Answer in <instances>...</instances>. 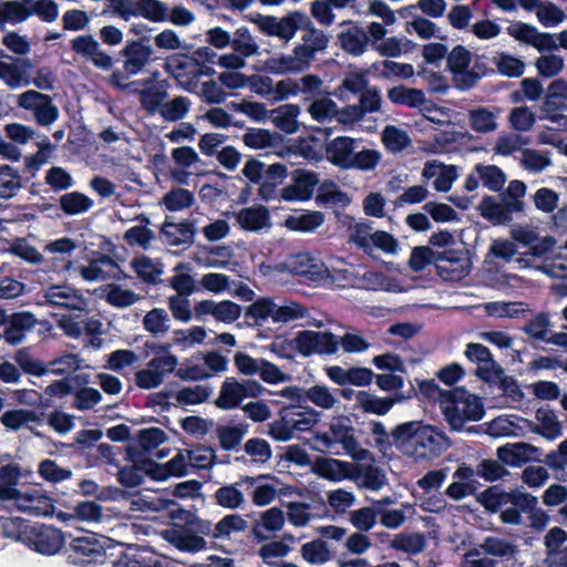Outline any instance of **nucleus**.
Listing matches in <instances>:
<instances>
[{
  "instance_id": "obj_38",
  "label": "nucleus",
  "mask_w": 567,
  "mask_h": 567,
  "mask_svg": "<svg viewBox=\"0 0 567 567\" xmlns=\"http://www.w3.org/2000/svg\"><path fill=\"white\" fill-rule=\"evenodd\" d=\"M286 523L285 513L279 507L262 512L252 525V534L258 539L268 538L269 534L280 532Z\"/></svg>"
},
{
  "instance_id": "obj_37",
  "label": "nucleus",
  "mask_w": 567,
  "mask_h": 567,
  "mask_svg": "<svg viewBox=\"0 0 567 567\" xmlns=\"http://www.w3.org/2000/svg\"><path fill=\"white\" fill-rule=\"evenodd\" d=\"M245 486V477L234 484L220 486L214 494L216 504L228 511L241 508L247 503Z\"/></svg>"
},
{
  "instance_id": "obj_64",
  "label": "nucleus",
  "mask_w": 567,
  "mask_h": 567,
  "mask_svg": "<svg viewBox=\"0 0 567 567\" xmlns=\"http://www.w3.org/2000/svg\"><path fill=\"white\" fill-rule=\"evenodd\" d=\"M276 300L271 297L256 299L246 310V317L254 319L257 326L264 324L268 319L274 321L276 316Z\"/></svg>"
},
{
  "instance_id": "obj_16",
  "label": "nucleus",
  "mask_w": 567,
  "mask_h": 567,
  "mask_svg": "<svg viewBox=\"0 0 567 567\" xmlns=\"http://www.w3.org/2000/svg\"><path fill=\"white\" fill-rule=\"evenodd\" d=\"M71 50L83 61L92 63L95 68L107 71L113 66V59L102 48L100 42L91 34H81L70 42Z\"/></svg>"
},
{
  "instance_id": "obj_60",
  "label": "nucleus",
  "mask_w": 567,
  "mask_h": 567,
  "mask_svg": "<svg viewBox=\"0 0 567 567\" xmlns=\"http://www.w3.org/2000/svg\"><path fill=\"white\" fill-rule=\"evenodd\" d=\"M195 202V195L189 189L173 187L163 196L161 205L169 212H181L190 208Z\"/></svg>"
},
{
  "instance_id": "obj_35",
  "label": "nucleus",
  "mask_w": 567,
  "mask_h": 567,
  "mask_svg": "<svg viewBox=\"0 0 567 567\" xmlns=\"http://www.w3.org/2000/svg\"><path fill=\"white\" fill-rule=\"evenodd\" d=\"M538 454V447L525 442L506 444L497 449L498 458L511 466H518L534 460Z\"/></svg>"
},
{
  "instance_id": "obj_5",
  "label": "nucleus",
  "mask_w": 567,
  "mask_h": 567,
  "mask_svg": "<svg viewBox=\"0 0 567 567\" xmlns=\"http://www.w3.org/2000/svg\"><path fill=\"white\" fill-rule=\"evenodd\" d=\"M279 415L278 420L269 424L268 430V434L278 442H288L297 432L309 431L319 422V412L308 405L284 406Z\"/></svg>"
},
{
  "instance_id": "obj_25",
  "label": "nucleus",
  "mask_w": 567,
  "mask_h": 567,
  "mask_svg": "<svg viewBox=\"0 0 567 567\" xmlns=\"http://www.w3.org/2000/svg\"><path fill=\"white\" fill-rule=\"evenodd\" d=\"M164 68L184 90H190L195 85L196 64L190 55L172 54L165 59Z\"/></svg>"
},
{
  "instance_id": "obj_63",
  "label": "nucleus",
  "mask_w": 567,
  "mask_h": 567,
  "mask_svg": "<svg viewBox=\"0 0 567 567\" xmlns=\"http://www.w3.org/2000/svg\"><path fill=\"white\" fill-rule=\"evenodd\" d=\"M143 328L153 336H163L171 329V317L163 308L147 311L143 318Z\"/></svg>"
},
{
  "instance_id": "obj_39",
  "label": "nucleus",
  "mask_w": 567,
  "mask_h": 567,
  "mask_svg": "<svg viewBox=\"0 0 567 567\" xmlns=\"http://www.w3.org/2000/svg\"><path fill=\"white\" fill-rule=\"evenodd\" d=\"M480 549L485 555L506 560L516 559L519 553L515 542L499 536L484 537L480 543Z\"/></svg>"
},
{
  "instance_id": "obj_43",
  "label": "nucleus",
  "mask_w": 567,
  "mask_h": 567,
  "mask_svg": "<svg viewBox=\"0 0 567 567\" xmlns=\"http://www.w3.org/2000/svg\"><path fill=\"white\" fill-rule=\"evenodd\" d=\"M37 324V319L29 312L17 313L12 317L2 337L9 344H19Z\"/></svg>"
},
{
  "instance_id": "obj_32",
  "label": "nucleus",
  "mask_w": 567,
  "mask_h": 567,
  "mask_svg": "<svg viewBox=\"0 0 567 567\" xmlns=\"http://www.w3.org/2000/svg\"><path fill=\"white\" fill-rule=\"evenodd\" d=\"M159 236L162 241L171 247H179L183 245H192L194 241L195 229L190 221L183 220L174 223L165 220Z\"/></svg>"
},
{
  "instance_id": "obj_22",
  "label": "nucleus",
  "mask_w": 567,
  "mask_h": 567,
  "mask_svg": "<svg viewBox=\"0 0 567 567\" xmlns=\"http://www.w3.org/2000/svg\"><path fill=\"white\" fill-rule=\"evenodd\" d=\"M305 32L300 42L295 47L303 61L310 66L318 53L328 48L329 39L323 31L316 29L312 23L303 25Z\"/></svg>"
},
{
  "instance_id": "obj_13",
  "label": "nucleus",
  "mask_w": 567,
  "mask_h": 567,
  "mask_svg": "<svg viewBox=\"0 0 567 567\" xmlns=\"http://www.w3.org/2000/svg\"><path fill=\"white\" fill-rule=\"evenodd\" d=\"M293 342L296 349L303 357H310L312 354H334L339 349L338 337L330 331H312L302 330L299 331Z\"/></svg>"
},
{
  "instance_id": "obj_42",
  "label": "nucleus",
  "mask_w": 567,
  "mask_h": 567,
  "mask_svg": "<svg viewBox=\"0 0 567 567\" xmlns=\"http://www.w3.org/2000/svg\"><path fill=\"white\" fill-rule=\"evenodd\" d=\"M101 290L104 300L117 309H126L143 299L140 293L118 284H109Z\"/></svg>"
},
{
  "instance_id": "obj_45",
  "label": "nucleus",
  "mask_w": 567,
  "mask_h": 567,
  "mask_svg": "<svg viewBox=\"0 0 567 567\" xmlns=\"http://www.w3.org/2000/svg\"><path fill=\"white\" fill-rule=\"evenodd\" d=\"M426 547V538L422 533L402 532L393 535L389 548L402 551L406 555H417Z\"/></svg>"
},
{
  "instance_id": "obj_7",
  "label": "nucleus",
  "mask_w": 567,
  "mask_h": 567,
  "mask_svg": "<svg viewBox=\"0 0 567 567\" xmlns=\"http://www.w3.org/2000/svg\"><path fill=\"white\" fill-rule=\"evenodd\" d=\"M45 303L83 317L91 311V299L69 285H51L43 293Z\"/></svg>"
},
{
  "instance_id": "obj_30",
  "label": "nucleus",
  "mask_w": 567,
  "mask_h": 567,
  "mask_svg": "<svg viewBox=\"0 0 567 567\" xmlns=\"http://www.w3.org/2000/svg\"><path fill=\"white\" fill-rule=\"evenodd\" d=\"M536 423L522 420L533 433L548 441H555L563 435V424L556 413L549 409H538L535 413Z\"/></svg>"
},
{
  "instance_id": "obj_21",
  "label": "nucleus",
  "mask_w": 567,
  "mask_h": 567,
  "mask_svg": "<svg viewBox=\"0 0 567 567\" xmlns=\"http://www.w3.org/2000/svg\"><path fill=\"white\" fill-rule=\"evenodd\" d=\"M359 141L350 136H337L326 145L327 159L336 167L351 169V163Z\"/></svg>"
},
{
  "instance_id": "obj_2",
  "label": "nucleus",
  "mask_w": 567,
  "mask_h": 567,
  "mask_svg": "<svg viewBox=\"0 0 567 567\" xmlns=\"http://www.w3.org/2000/svg\"><path fill=\"white\" fill-rule=\"evenodd\" d=\"M313 449L322 453L340 455L338 447L354 461L363 462L371 458V453L363 449L355 439V429L349 417L339 415L331 419L327 431L313 434Z\"/></svg>"
},
{
  "instance_id": "obj_62",
  "label": "nucleus",
  "mask_w": 567,
  "mask_h": 567,
  "mask_svg": "<svg viewBox=\"0 0 567 567\" xmlns=\"http://www.w3.org/2000/svg\"><path fill=\"white\" fill-rule=\"evenodd\" d=\"M309 317L308 309L293 300H282L276 305V316L274 323L286 324L292 321L306 319Z\"/></svg>"
},
{
  "instance_id": "obj_15",
  "label": "nucleus",
  "mask_w": 567,
  "mask_h": 567,
  "mask_svg": "<svg viewBox=\"0 0 567 567\" xmlns=\"http://www.w3.org/2000/svg\"><path fill=\"white\" fill-rule=\"evenodd\" d=\"M435 264L439 276L447 281H458L471 270V260L464 250H444L436 256Z\"/></svg>"
},
{
  "instance_id": "obj_19",
  "label": "nucleus",
  "mask_w": 567,
  "mask_h": 567,
  "mask_svg": "<svg viewBox=\"0 0 567 567\" xmlns=\"http://www.w3.org/2000/svg\"><path fill=\"white\" fill-rule=\"evenodd\" d=\"M319 183L318 175L305 169H296L291 174V183L280 189V199L285 202H305L313 194Z\"/></svg>"
},
{
  "instance_id": "obj_27",
  "label": "nucleus",
  "mask_w": 567,
  "mask_h": 567,
  "mask_svg": "<svg viewBox=\"0 0 567 567\" xmlns=\"http://www.w3.org/2000/svg\"><path fill=\"white\" fill-rule=\"evenodd\" d=\"M526 492L519 488L505 492L499 489L497 486H492L481 494L480 502L486 511L501 513L508 505L519 506Z\"/></svg>"
},
{
  "instance_id": "obj_49",
  "label": "nucleus",
  "mask_w": 567,
  "mask_h": 567,
  "mask_svg": "<svg viewBox=\"0 0 567 567\" xmlns=\"http://www.w3.org/2000/svg\"><path fill=\"white\" fill-rule=\"evenodd\" d=\"M173 501L163 494H137L130 501V509L140 513H157L167 509Z\"/></svg>"
},
{
  "instance_id": "obj_31",
  "label": "nucleus",
  "mask_w": 567,
  "mask_h": 567,
  "mask_svg": "<svg viewBox=\"0 0 567 567\" xmlns=\"http://www.w3.org/2000/svg\"><path fill=\"white\" fill-rule=\"evenodd\" d=\"M267 71L274 74H298L309 69L296 48L286 54H275L265 61Z\"/></svg>"
},
{
  "instance_id": "obj_61",
  "label": "nucleus",
  "mask_w": 567,
  "mask_h": 567,
  "mask_svg": "<svg viewBox=\"0 0 567 567\" xmlns=\"http://www.w3.org/2000/svg\"><path fill=\"white\" fill-rule=\"evenodd\" d=\"M394 402L395 400L391 398H379L371 392L359 391L357 409H361L365 413L384 415L392 409Z\"/></svg>"
},
{
  "instance_id": "obj_50",
  "label": "nucleus",
  "mask_w": 567,
  "mask_h": 567,
  "mask_svg": "<svg viewBox=\"0 0 567 567\" xmlns=\"http://www.w3.org/2000/svg\"><path fill=\"white\" fill-rule=\"evenodd\" d=\"M468 124L476 133H493L498 128L497 114L483 106L473 109L468 112Z\"/></svg>"
},
{
  "instance_id": "obj_12",
  "label": "nucleus",
  "mask_w": 567,
  "mask_h": 567,
  "mask_svg": "<svg viewBox=\"0 0 567 567\" xmlns=\"http://www.w3.org/2000/svg\"><path fill=\"white\" fill-rule=\"evenodd\" d=\"M178 365L175 354H165L152 358L146 367L135 373V384L140 389L151 390L162 385L166 377L173 373Z\"/></svg>"
},
{
  "instance_id": "obj_34",
  "label": "nucleus",
  "mask_w": 567,
  "mask_h": 567,
  "mask_svg": "<svg viewBox=\"0 0 567 567\" xmlns=\"http://www.w3.org/2000/svg\"><path fill=\"white\" fill-rule=\"evenodd\" d=\"M306 113L310 118L321 125L330 124L334 121L337 114V102L330 96L329 92L311 99L305 103Z\"/></svg>"
},
{
  "instance_id": "obj_55",
  "label": "nucleus",
  "mask_w": 567,
  "mask_h": 567,
  "mask_svg": "<svg viewBox=\"0 0 567 567\" xmlns=\"http://www.w3.org/2000/svg\"><path fill=\"white\" fill-rule=\"evenodd\" d=\"M189 460L187 458V450H178L177 453L165 464V466L153 471V477L164 480L167 476H185L188 474Z\"/></svg>"
},
{
  "instance_id": "obj_52",
  "label": "nucleus",
  "mask_w": 567,
  "mask_h": 567,
  "mask_svg": "<svg viewBox=\"0 0 567 567\" xmlns=\"http://www.w3.org/2000/svg\"><path fill=\"white\" fill-rule=\"evenodd\" d=\"M476 374L488 383L502 382L506 391L514 392L517 385L513 378L505 377L502 367L492 358L482 364H478Z\"/></svg>"
},
{
  "instance_id": "obj_48",
  "label": "nucleus",
  "mask_w": 567,
  "mask_h": 567,
  "mask_svg": "<svg viewBox=\"0 0 567 567\" xmlns=\"http://www.w3.org/2000/svg\"><path fill=\"white\" fill-rule=\"evenodd\" d=\"M381 142L389 153L398 154L412 144V140L406 130L395 126L385 125L381 132Z\"/></svg>"
},
{
  "instance_id": "obj_40",
  "label": "nucleus",
  "mask_w": 567,
  "mask_h": 567,
  "mask_svg": "<svg viewBox=\"0 0 567 567\" xmlns=\"http://www.w3.org/2000/svg\"><path fill=\"white\" fill-rule=\"evenodd\" d=\"M482 307L487 316L497 319H519L530 312L529 305L523 301H492Z\"/></svg>"
},
{
  "instance_id": "obj_29",
  "label": "nucleus",
  "mask_w": 567,
  "mask_h": 567,
  "mask_svg": "<svg viewBox=\"0 0 567 567\" xmlns=\"http://www.w3.org/2000/svg\"><path fill=\"white\" fill-rule=\"evenodd\" d=\"M302 109L299 104L287 103L270 110L269 121L285 134H295L300 131L302 123L299 121Z\"/></svg>"
},
{
  "instance_id": "obj_4",
  "label": "nucleus",
  "mask_w": 567,
  "mask_h": 567,
  "mask_svg": "<svg viewBox=\"0 0 567 567\" xmlns=\"http://www.w3.org/2000/svg\"><path fill=\"white\" fill-rule=\"evenodd\" d=\"M3 532L6 536L22 542L43 555L56 554L64 544L60 529L41 524L30 525L20 519L7 522Z\"/></svg>"
},
{
  "instance_id": "obj_26",
  "label": "nucleus",
  "mask_w": 567,
  "mask_h": 567,
  "mask_svg": "<svg viewBox=\"0 0 567 567\" xmlns=\"http://www.w3.org/2000/svg\"><path fill=\"white\" fill-rule=\"evenodd\" d=\"M120 269L117 262L110 256L99 254L92 258L86 265H81L78 270L81 278L86 282L105 281L114 278V270Z\"/></svg>"
},
{
  "instance_id": "obj_58",
  "label": "nucleus",
  "mask_w": 567,
  "mask_h": 567,
  "mask_svg": "<svg viewBox=\"0 0 567 567\" xmlns=\"http://www.w3.org/2000/svg\"><path fill=\"white\" fill-rule=\"evenodd\" d=\"M386 96L394 104H403L410 107L421 106L426 101L425 94L422 90L406 87L404 85H398L389 89Z\"/></svg>"
},
{
  "instance_id": "obj_57",
  "label": "nucleus",
  "mask_w": 567,
  "mask_h": 567,
  "mask_svg": "<svg viewBox=\"0 0 567 567\" xmlns=\"http://www.w3.org/2000/svg\"><path fill=\"white\" fill-rule=\"evenodd\" d=\"M207 338V331L204 327L193 326L187 329H176L172 333V342L182 350L192 349L203 344Z\"/></svg>"
},
{
  "instance_id": "obj_10",
  "label": "nucleus",
  "mask_w": 567,
  "mask_h": 567,
  "mask_svg": "<svg viewBox=\"0 0 567 567\" xmlns=\"http://www.w3.org/2000/svg\"><path fill=\"white\" fill-rule=\"evenodd\" d=\"M17 104L23 110L31 111L35 123L40 126H50L60 116V111L52 97L35 90H28L18 95Z\"/></svg>"
},
{
  "instance_id": "obj_24",
  "label": "nucleus",
  "mask_w": 567,
  "mask_h": 567,
  "mask_svg": "<svg viewBox=\"0 0 567 567\" xmlns=\"http://www.w3.org/2000/svg\"><path fill=\"white\" fill-rule=\"evenodd\" d=\"M355 468L353 463L323 456L317 457L312 466L313 473L331 482L353 478Z\"/></svg>"
},
{
  "instance_id": "obj_44",
  "label": "nucleus",
  "mask_w": 567,
  "mask_h": 567,
  "mask_svg": "<svg viewBox=\"0 0 567 567\" xmlns=\"http://www.w3.org/2000/svg\"><path fill=\"white\" fill-rule=\"evenodd\" d=\"M130 266L140 280L150 285L156 284L163 274L162 264L145 255L135 256L130 261Z\"/></svg>"
},
{
  "instance_id": "obj_8",
  "label": "nucleus",
  "mask_w": 567,
  "mask_h": 567,
  "mask_svg": "<svg viewBox=\"0 0 567 567\" xmlns=\"http://www.w3.org/2000/svg\"><path fill=\"white\" fill-rule=\"evenodd\" d=\"M45 414L33 409L14 408L0 415V423L9 433L28 432L34 437L43 439L40 427L44 425Z\"/></svg>"
},
{
  "instance_id": "obj_56",
  "label": "nucleus",
  "mask_w": 567,
  "mask_h": 567,
  "mask_svg": "<svg viewBox=\"0 0 567 567\" xmlns=\"http://www.w3.org/2000/svg\"><path fill=\"white\" fill-rule=\"evenodd\" d=\"M166 539L176 548L185 551H197L205 547L203 537L185 529H171L165 533Z\"/></svg>"
},
{
  "instance_id": "obj_20",
  "label": "nucleus",
  "mask_w": 567,
  "mask_h": 567,
  "mask_svg": "<svg viewBox=\"0 0 567 567\" xmlns=\"http://www.w3.org/2000/svg\"><path fill=\"white\" fill-rule=\"evenodd\" d=\"M471 59V52L462 45L455 47L447 55L449 69L454 73L457 86L463 90L472 87L480 79L477 73L467 71Z\"/></svg>"
},
{
  "instance_id": "obj_9",
  "label": "nucleus",
  "mask_w": 567,
  "mask_h": 567,
  "mask_svg": "<svg viewBox=\"0 0 567 567\" xmlns=\"http://www.w3.org/2000/svg\"><path fill=\"white\" fill-rule=\"evenodd\" d=\"M274 269L281 272L289 271L312 281L322 280L330 275L328 268L320 260L315 259L306 252H299L288 257L284 262L276 266V268L261 265V271L266 276H270Z\"/></svg>"
},
{
  "instance_id": "obj_3",
  "label": "nucleus",
  "mask_w": 567,
  "mask_h": 567,
  "mask_svg": "<svg viewBox=\"0 0 567 567\" xmlns=\"http://www.w3.org/2000/svg\"><path fill=\"white\" fill-rule=\"evenodd\" d=\"M441 408L451 430L460 431L466 422H476L484 415V404L464 388L441 391Z\"/></svg>"
},
{
  "instance_id": "obj_23",
  "label": "nucleus",
  "mask_w": 567,
  "mask_h": 567,
  "mask_svg": "<svg viewBox=\"0 0 567 567\" xmlns=\"http://www.w3.org/2000/svg\"><path fill=\"white\" fill-rule=\"evenodd\" d=\"M237 226L250 233H259L271 227L270 213L262 205H252L233 213Z\"/></svg>"
},
{
  "instance_id": "obj_6",
  "label": "nucleus",
  "mask_w": 567,
  "mask_h": 567,
  "mask_svg": "<svg viewBox=\"0 0 567 567\" xmlns=\"http://www.w3.org/2000/svg\"><path fill=\"white\" fill-rule=\"evenodd\" d=\"M1 501H13L23 513L34 516H48L54 512V502L39 489L20 491L17 487L1 486Z\"/></svg>"
},
{
  "instance_id": "obj_33",
  "label": "nucleus",
  "mask_w": 567,
  "mask_h": 567,
  "mask_svg": "<svg viewBox=\"0 0 567 567\" xmlns=\"http://www.w3.org/2000/svg\"><path fill=\"white\" fill-rule=\"evenodd\" d=\"M248 526V522L241 515L228 514L214 526L206 523L202 532L216 539H230L234 534L246 532Z\"/></svg>"
},
{
  "instance_id": "obj_17",
  "label": "nucleus",
  "mask_w": 567,
  "mask_h": 567,
  "mask_svg": "<svg viewBox=\"0 0 567 567\" xmlns=\"http://www.w3.org/2000/svg\"><path fill=\"white\" fill-rule=\"evenodd\" d=\"M246 487L251 488V499L256 506L271 504L278 496L288 495L289 487L284 486L276 477L245 476Z\"/></svg>"
},
{
  "instance_id": "obj_59",
  "label": "nucleus",
  "mask_w": 567,
  "mask_h": 567,
  "mask_svg": "<svg viewBox=\"0 0 567 567\" xmlns=\"http://www.w3.org/2000/svg\"><path fill=\"white\" fill-rule=\"evenodd\" d=\"M523 419L517 416L501 415L487 424V433L494 437L501 436H520L523 426L518 424Z\"/></svg>"
},
{
  "instance_id": "obj_11",
  "label": "nucleus",
  "mask_w": 567,
  "mask_h": 567,
  "mask_svg": "<svg viewBox=\"0 0 567 567\" xmlns=\"http://www.w3.org/2000/svg\"><path fill=\"white\" fill-rule=\"evenodd\" d=\"M262 391V385L256 380L238 381L236 378L229 377L223 382L215 403L220 409L230 410L247 398L259 396Z\"/></svg>"
},
{
  "instance_id": "obj_36",
  "label": "nucleus",
  "mask_w": 567,
  "mask_h": 567,
  "mask_svg": "<svg viewBox=\"0 0 567 567\" xmlns=\"http://www.w3.org/2000/svg\"><path fill=\"white\" fill-rule=\"evenodd\" d=\"M341 48L353 56L362 55L370 43L367 31L357 24H350L339 33Z\"/></svg>"
},
{
  "instance_id": "obj_51",
  "label": "nucleus",
  "mask_w": 567,
  "mask_h": 567,
  "mask_svg": "<svg viewBox=\"0 0 567 567\" xmlns=\"http://www.w3.org/2000/svg\"><path fill=\"white\" fill-rule=\"evenodd\" d=\"M324 221V216L320 212H307L290 215L285 219V226L289 230L311 233L319 228Z\"/></svg>"
},
{
  "instance_id": "obj_18",
  "label": "nucleus",
  "mask_w": 567,
  "mask_h": 567,
  "mask_svg": "<svg viewBox=\"0 0 567 567\" xmlns=\"http://www.w3.org/2000/svg\"><path fill=\"white\" fill-rule=\"evenodd\" d=\"M194 312L198 320L212 316L217 322L230 324L240 318L241 307L231 300L206 299L195 303Z\"/></svg>"
},
{
  "instance_id": "obj_47",
  "label": "nucleus",
  "mask_w": 567,
  "mask_h": 567,
  "mask_svg": "<svg viewBox=\"0 0 567 567\" xmlns=\"http://www.w3.org/2000/svg\"><path fill=\"white\" fill-rule=\"evenodd\" d=\"M192 270V266L183 261L173 268L174 275L168 279V285L176 291V295L188 297L196 290Z\"/></svg>"
},
{
  "instance_id": "obj_1",
  "label": "nucleus",
  "mask_w": 567,
  "mask_h": 567,
  "mask_svg": "<svg viewBox=\"0 0 567 567\" xmlns=\"http://www.w3.org/2000/svg\"><path fill=\"white\" fill-rule=\"evenodd\" d=\"M395 447L405 456L416 461H431L451 446L446 434L431 425L406 422L392 432Z\"/></svg>"
},
{
  "instance_id": "obj_14",
  "label": "nucleus",
  "mask_w": 567,
  "mask_h": 567,
  "mask_svg": "<svg viewBox=\"0 0 567 567\" xmlns=\"http://www.w3.org/2000/svg\"><path fill=\"white\" fill-rule=\"evenodd\" d=\"M306 24H310L309 19L299 12H293L280 19L267 16L259 20V28L265 34L277 37L286 43Z\"/></svg>"
},
{
  "instance_id": "obj_28",
  "label": "nucleus",
  "mask_w": 567,
  "mask_h": 567,
  "mask_svg": "<svg viewBox=\"0 0 567 567\" xmlns=\"http://www.w3.org/2000/svg\"><path fill=\"white\" fill-rule=\"evenodd\" d=\"M152 48L140 41H130L121 51L123 69L131 75H137L151 62Z\"/></svg>"
},
{
  "instance_id": "obj_46",
  "label": "nucleus",
  "mask_w": 567,
  "mask_h": 567,
  "mask_svg": "<svg viewBox=\"0 0 567 567\" xmlns=\"http://www.w3.org/2000/svg\"><path fill=\"white\" fill-rule=\"evenodd\" d=\"M511 236L515 241H518L524 246H530L532 254L534 256L543 255L555 244V240L551 237H546L540 244H538L537 233L530 227H515L511 230Z\"/></svg>"
},
{
  "instance_id": "obj_53",
  "label": "nucleus",
  "mask_w": 567,
  "mask_h": 567,
  "mask_svg": "<svg viewBox=\"0 0 567 567\" xmlns=\"http://www.w3.org/2000/svg\"><path fill=\"white\" fill-rule=\"evenodd\" d=\"M519 507L527 514L528 525L534 530H543L548 525L549 515L538 506L536 496L526 492Z\"/></svg>"
},
{
  "instance_id": "obj_41",
  "label": "nucleus",
  "mask_w": 567,
  "mask_h": 567,
  "mask_svg": "<svg viewBox=\"0 0 567 567\" xmlns=\"http://www.w3.org/2000/svg\"><path fill=\"white\" fill-rule=\"evenodd\" d=\"M481 215L495 225L506 224L512 219L511 204L503 197L498 200L495 197L486 196L480 203Z\"/></svg>"
},
{
  "instance_id": "obj_54",
  "label": "nucleus",
  "mask_w": 567,
  "mask_h": 567,
  "mask_svg": "<svg viewBox=\"0 0 567 567\" xmlns=\"http://www.w3.org/2000/svg\"><path fill=\"white\" fill-rule=\"evenodd\" d=\"M559 99L549 97L545 94L540 106V118L556 125L558 128H567V115L563 113L567 110L565 101L558 102Z\"/></svg>"
}]
</instances>
